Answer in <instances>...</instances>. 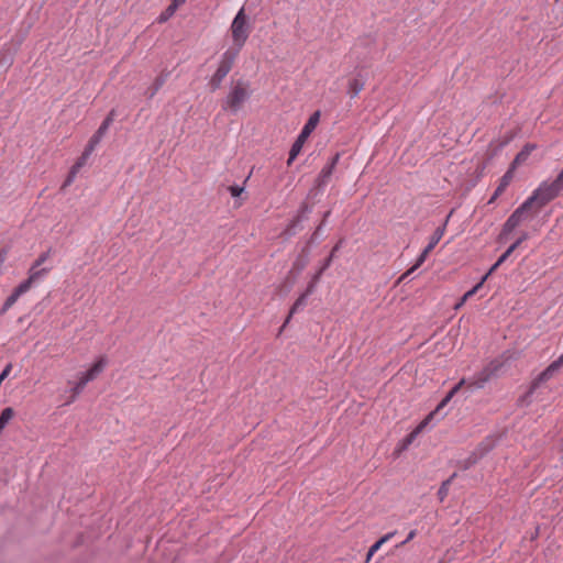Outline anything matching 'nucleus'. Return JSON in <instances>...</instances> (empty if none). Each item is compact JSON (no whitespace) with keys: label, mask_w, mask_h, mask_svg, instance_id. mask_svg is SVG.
<instances>
[{"label":"nucleus","mask_w":563,"mask_h":563,"mask_svg":"<svg viewBox=\"0 0 563 563\" xmlns=\"http://www.w3.org/2000/svg\"><path fill=\"white\" fill-rule=\"evenodd\" d=\"M562 190L563 188L555 180L542 181L503 224L498 241H506L516 228L531 219L541 208L559 197Z\"/></svg>","instance_id":"1"},{"label":"nucleus","mask_w":563,"mask_h":563,"mask_svg":"<svg viewBox=\"0 0 563 563\" xmlns=\"http://www.w3.org/2000/svg\"><path fill=\"white\" fill-rule=\"evenodd\" d=\"M113 122V111L109 113V115L104 119V121L101 123L97 132L91 136V139L88 142L87 147L85 148L81 156L77 159V162L71 166L69 174L67 178L65 179L62 189H65L66 187L70 186L73 181L75 180L77 174L79 173L80 168L84 167L93 152L96 145L100 142L102 136L106 134L107 130Z\"/></svg>","instance_id":"2"},{"label":"nucleus","mask_w":563,"mask_h":563,"mask_svg":"<svg viewBox=\"0 0 563 563\" xmlns=\"http://www.w3.org/2000/svg\"><path fill=\"white\" fill-rule=\"evenodd\" d=\"M230 31L233 42V46L231 48L241 52L251 34V25L245 14L244 7H242L234 16L230 26Z\"/></svg>","instance_id":"3"},{"label":"nucleus","mask_w":563,"mask_h":563,"mask_svg":"<svg viewBox=\"0 0 563 563\" xmlns=\"http://www.w3.org/2000/svg\"><path fill=\"white\" fill-rule=\"evenodd\" d=\"M320 119V112L316 111L309 120L306 122L305 126L302 128L300 134L298 135L297 140L294 142L290 152L289 157L287 161L288 165H291V163L296 159V157L300 154L303 144L306 143L307 139L310 136V134L313 132V130L317 128Z\"/></svg>","instance_id":"4"},{"label":"nucleus","mask_w":563,"mask_h":563,"mask_svg":"<svg viewBox=\"0 0 563 563\" xmlns=\"http://www.w3.org/2000/svg\"><path fill=\"white\" fill-rule=\"evenodd\" d=\"M503 363L498 360L489 362L481 372L466 380L470 389H479L485 386L501 368Z\"/></svg>","instance_id":"5"},{"label":"nucleus","mask_w":563,"mask_h":563,"mask_svg":"<svg viewBox=\"0 0 563 563\" xmlns=\"http://www.w3.org/2000/svg\"><path fill=\"white\" fill-rule=\"evenodd\" d=\"M249 95L247 86L242 81H238L228 93L223 108L238 112L247 100Z\"/></svg>","instance_id":"6"},{"label":"nucleus","mask_w":563,"mask_h":563,"mask_svg":"<svg viewBox=\"0 0 563 563\" xmlns=\"http://www.w3.org/2000/svg\"><path fill=\"white\" fill-rule=\"evenodd\" d=\"M36 276L37 274L34 273L32 276H29L27 279H25L18 287L14 288L12 294L5 299L0 313H5L22 295H24L31 289V287L36 283Z\"/></svg>","instance_id":"7"},{"label":"nucleus","mask_w":563,"mask_h":563,"mask_svg":"<svg viewBox=\"0 0 563 563\" xmlns=\"http://www.w3.org/2000/svg\"><path fill=\"white\" fill-rule=\"evenodd\" d=\"M560 367L558 364L552 362L543 372H541L531 383L529 391L527 396H530L534 393V390L542 385L543 383H547L558 372Z\"/></svg>","instance_id":"8"},{"label":"nucleus","mask_w":563,"mask_h":563,"mask_svg":"<svg viewBox=\"0 0 563 563\" xmlns=\"http://www.w3.org/2000/svg\"><path fill=\"white\" fill-rule=\"evenodd\" d=\"M107 366V358L104 356H100L92 366L85 373H82L79 377V380L87 385L89 382L97 378V376L102 373L104 367Z\"/></svg>","instance_id":"9"},{"label":"nucleus","mask_w":563,"mask_h":563,"mask_svg":"<svg viewBox=\"0 0 563 563\" xmlns=\"http://www.w3.org/2000/svg\"><path fill=\"white\" fill-rule=\"evenodd\" d=\"M432 415L433 413H430L422 422L419 423V426L415 430H412L402 441L398 443L395 454L399 455L401 452L406 451L409 448V445H411L417 435L427 426Z\"/></svg>","instance_id":"10"},{"label":"nucleus","mask_w":563,"mask_h":563,"mask_svg":"<svg viewBox=\"0 0 563 563\" xmlns=\"http://www.w3.org/2000/svg\"><path fill=\"white\" fill-rule=\"evenodd\" d=\"M240 54V51H236L234 48H228L220 58L218 68L225 74H229Z\"/></svg>","instance_id":"11"},{"label":"nucleus","mask_w":563,"mask_h":563,"mask_svg":"<svg viewBox=\"0 0 563 563\" xmlns=\"http://www.w3.org/2000/svg\"><path fill=\"white\" fill-rule=\"evenodd\" d=\"M51 255V252L47 251V252H44L42 253L37 258L36 261L33 263V265L30 267L29 269V276H32L34 273L37 274L36 276V282H38L40 279H42L49 271L51 268H40V266L48 260Z\"/></svg>","instance_id":"12"},{"label":"nucleus","mask_w":563,"mask_h":563,"mask_svg":"<svg viewBox=\"0 0 563 563\" xmlns=\"http://www.w3.org/2000/svg\"><path fill=\"white\" fill-rule=\"evenodd\" d=\"M514 178V170L512 169H508L504 176L500 178L499 180V184L495 190V192L493 194V196L490 197V199L488 200V203L492 205L496 201V199L501 196L504 194V191L507 189V187L510 185L511 180Z\"/></svg>","instance_id":"13"},{"label":"nucleus","mask_w":563,"mask_h":563,"mask_svg":"<svg viewBox=\"0 0 563 563\" xmlns=\"http://www.w3.org/2000/svg\"><path fill=\"white\" fill-rule=\"evenodd\" d=\"M451 217V213L446 217L444 223L439 227L434 232L433 234L430 236V240H429V243L428 245L426 246L427 249V252H432V250L435 247V245L441 241V239L443 238V235L445 234V231H446V225H448V222H449V219Z\"/></svg>","instance_id":"14"},{"label":"nucleus","mask_w":563,"mask_h":563,"mask_svg":"<svg viewBox=\"0 0 563 563\" xmlns=\"http://www.w3.org/2000/svg\"><path fill=\"white\" fill-rule=\"evenodd\" d=\"M537 148V145L536 144H532V143H528L523 146V148L516 155L512 164H511V167L510 169L515 170V168L525 163L528 157L530 156V154Z\"/></svg>","instance_id":"15"},{"label":"nucleus","mask_w":563,"mask_h":563,"mask_svg":"<svg viewBox=\"0 0 563 563\" xmlns=\"http://www.w3.org/2000/svg\"><path fill=\"white\" fill-rule=\"evenodd\" d=\"M338 161H339V154H336L332 158L330 164H328L327 166H324L321 169V172H320V174L318 176V179H317L319 186H323V185H325L328 183L329 178L331 177V175L333 173V169H334Z\"/></svg>","instance_id":"16"},{"label":"nucleus","mask_w":563,"mask_h":563,"mask_svg":"<svg viewBox=\"0 0 563 563\" xmlns=\"http://www.w3.org/2000/svg\"><path fill=\"white\" fill-rule=\"evenodd\" d=\"M341 244H342V240L339 241V243H336L334 245V247L332 249L329 257L324 261L323 265L320 267V269L314 275V282H318L321 277V275L323 274V272L330 266L331 262L333 261V257L335 255V253L340 250L341 247Z\"/></svg>","instance_id":"17"},{"label":"nucleus","mask_w":563,"mask_h":563,"mask_svg":"<svg viewBox=\"0 0 563 563\" xmlns=\"http://www.w3.org/2000/svg\"><path fill=\"white\" fill-rule=\"evenodd\" d=\"M227 76H228V74H225L224 71L217 68V70L214 71V74L211 76V78L209 80V87H210L211 91L218 90L221 87L222 81Z\"/></svg>","instance_id":"18"},{"label":"nucleus","mask_w":563,"mask_h":563,"mask_svg":"<svg viewBox=\"0 0 563 563\" xmlns=\"http://www.w3.org/2000/svg\"><path fill=\"white\" fill-rule=\"evenodd\" d=\"M364 88V82L358 78H352L349 81L347 93L355 98Z\"/></svg>","instance_id":"19"},{"label":"nucleus","mask_w":563,"mask_h":563,"mask_svg":"<svg viewBox=\"0 0 563 563\" xmlns=\"http://www.w3.org/2000/svg\"><path fill=\"white\" fill-rule=\"evenodd\" d=\"M431 252H427V249L424 247V250L421 252V254L418 256L415 265L408 269L401 277H400V280L405 279L407 276H409L413 271H416L418 267H420L424 261L427 260L428 255L430 254Z\"/></svg>","instance_id":"20"},{"label":"nucleus","mask_w":563,"mask_h":563,"mask_svg":"<svg viewBox=\"0 0 563 563\" xmlns=\"http://www.w3.org/2000/svg\"><path fill=\"white\" fill-rule=\"evenodd\" d=\"M466 384V380L465 379H461L451 390L450 393L446 395V397L440 402V405L438 406L437 410H440L441 408H443L450 400L451 398L461 389V387L463 385Z\"/></svg>","instance_id":"21"},{"label":"nucleus","mask_w":563,"mask_h":563,"mask_svg":"<svg viewBox=\"0 0 563 563\" xmlns=\"http://www.w3.org/2000/svg\"><path fill=\"white\" fill-rule=\"evenodd\" d=\"M466 384V380L465 379H461L451 390L450 393L446 395V397L440 402V405L438 406L437 410H440L441 408H443L450 400L451 398L461 389V387L463 385Z\"/></svg>","instance_id":"22"},{"label":"nucleus","mask_w":563,"mask_h":563,"mask_svg":"<svg viewBox=\"0 0 563 563\" xmlns=\"http://www.w3.org/2000/svg\"><path fill=\"white\" fill-rule=\"evenodd\" d=\"M466 384V380L465 379H461L451 390L450 393L446 395V397L440 402V405L438 406L437 410H440L441 408H443L450 400L451 398L461 389V387L463 385Z\"/></svg>","instance_id":"23"},{"label":"nucleus","mask_w":563,"mask_h":563,"mask_svg":"<svg viewBox=\"0 0 563 563\" xmlns=\"http://www.w3.org/2000/svg\"><path fill=\"white\" fill-rule=\"evenodd\" d=\"M306 299H307V296L303 294L297 298V300L294 302V305L290 309V312L286 319L285 324L290 320V318L294 313H296L298 310H300L302 307L306 306Z\"/></svg>","instance_id":"24"},{"label":"nucleus","mask_w":563,"mask_h":563,"mask_svg":"<svg viewBox=\"0 0 563 563\" xmlns=\"http://www.w3.org/2000/svg\"><path fill=\"white\" fill-rule=\"evenodd\" d=\"M12 63L13 58L10 55V53L5 51H0V67L7 70L11 67Z\"/></svg>","instance_id":"25"},{"label":"nucleus","mask_w":563,"mask_h":563,"mask_svg":"<svg viewBox=\"0 0 563 563\" xmlns=\"http://www.w3.org/2000/svg\"><path fill=\"white\" fill-rule=\"evenodd\" d=\"M396 532H389L385 536H383L379 540H377L369 549H372V553H376L383 544H385L387 541H389Z\"/></svg>","instance_id":"26"},{"label":"nucleus","mask_w":563,"mask_h":563,"mask_svg":"<svg viewBox=\"0 0 563 563\" xmlns=\"http://www.w3.org/2000/svg\"><path fill=\"white\" fill-rule=\"evenodd\" d=\"M85 384H82L79 379L78 382L75 384V386L73 387L71 389V397L70 399L67 401V404H71L73 401H75V399L77 398V396L82 391V389L85 388Z\"/></svg>","instance_id":"27"},{"label":"nucleus","mask_w":563,"mask_h":563,"mask_svg":"<svg viewBox=\"0 0 563 563\" xmlns=\"http://www.w3.org/2000/svg\"><path fill=\"white\" fill-rule=\"evenodd\" d=\"M485 282H486V277H483L478 284H476L472 289L466 291L463 295L464 300H468L472 296H474L482 288V286L484 285Z\"/></svg>","instance_id":"28"},{"label":"nucleus","mask_w":563,"mask_h":563,"mask_svg":"<svg viewBox=\"0 0 563 563\" xmlns=\"http://www.w3.org/2000/svg\"><path fill=\"white\" fill-rule=\"evenodd\" d=\"M176 5H168L167 9L159 15V22L167 21L175 12H176Z\"/></svg>","instance_id":"29"},{"label":"nucleus","mask_w":563,"mask_h":563,"mask_svg":"<svg viewBox=\"0 0 563 563\" xmlns=\"http://www.w3.org/2000/svg\"><path fill=\"white\" fill-rule=\"evenodd\" d=\"M232 197H240L244 191V186L233 185L228 188Z\"/></svg>","instance_id":"30"},{"label":"nucleus","mask_w":563,"mask_h":563,"mask_svg":"<svg viewBox=\"0 0 563 563\" xmlns=\"http://www.w3.org/2000/svg\"><path fill=\"white\" fill-rule=\"evenodd\" d=\"M164 84V79L163 78H156L154 84H153V87H152V91H151V95L150 97L152 98L153 96H155V93L161 89V87L163 86Z\"/></svg>","instance_id":"31"},{"label":"nucleus","mask_w":563,"mask_h":563,"mask_svg":"<svg viewBox=\"0 0 563 563\" xmlns=\"http://www.w3.org/2000/svg\"><path fill=\"white\" fill-rule=\"evenodd\" d=\"M529 239V234L527 232H522L520 236L510 245L514 246V251L526 240Z\"/></svg>","instance_id":"32"},{"label":"nucleus","mask_w":563,"mask_h":563,"mask_svg":"<svg viewBox=\"0 0 563 563\" xmlns=\"http://www.w3.org/2000/svg\"><path fill=\"white\" fill-rule=\"evenodd\" d=\"M514 252V246H509L506 252L497 260V265H501Z\"/></svg>","instance_id":"33"},{"label":"nucleus","mask_w":563,"mask_h":563,"mask_svg":"<svg viewBox=\"0 0 563 563\" xmlns=\"http://www.w3.org/2000/svg\"><path fill=\"white\" fill-rule=\"evenodd\" d=\"M448 494H449V489L446 488V485H441L438 490V496H439L440 501H443L446 498Z\"/></svg>","instance_id":"34"},{"label":"nucleus","mask_w":563,"mask_h":563,"mask_svg":"<svg viewBox=\"0 0 563 563\" xmlns=\"http://www.w3.org/2000/svg\"><path fill=\"white\" fill-rule=\"evenodd\" d=\"M11 371H12V364L9 363L5 365V367L3 368V371L0 374V382H3L9 376Z\"/></svg>","instance_id":"35"},{"label":"nucleus","mask_w":563,"mask_h":563,"mask_svg":"<svg viewBox=\"0 0 563 563\" xmlns=\"http://www.w3.org/2000/svg\"><path fill=\"white\" fill-rule=\"evenodd\" d=\"M317 283H318V282H314V277H313V278H312V280H311V283L308 285V287H307L306 291L303 292V295H306L307 297H308L309 295H311V294L313 292V290H314V287H316V284H317Z\"/></svg>","instance_id":"36"},{"label":"nucleus","mask_w":563,"mask_h":563,"mask_svg":"<svg viewBox=\"0 0 563 563\" xmlns=\"http://www.w3.org/2000/svg\"><path fill=\"white\" fill-rule=\"evenodd\" d=\"M417 532L416 530H411L408 536H407V539L405 541H402L400 544H398L397 547H402L405 545L407 542L411 541L415 537H416Z\"/></svg>","instance_id":"37"},{"label":"nucleus","mask_w":563,"mask_h":563,"mask_svg":"<svg viewBox=\"0 0 563 563\" xmlns=\"http://www.w3.org/2000/svg\"><path fill=\"white\" fill-rule=\"evenodd\" d=\"M500 265H497V262L489 268V271L484 275L483 277H486V279L499 267Z\"/></svg>","instance_id":"38"},{"label":"nucleus","mask_w":563,"mask_h":563,"mask_svg":"<svg viewBox=\"0 0 563 563\" xmlns=\"http://www.w3.org/2000/svg\"><path fill=\"white\" fill-rule=\"evenodd\" d=\"M329 214H330V211H328V212H325V213H324L323 221H322V222H321V224L317 228V231L314 232L313 236H314V235H317V233H318L321 229H323L324 221H325V219L329 217Z\"/></svg>","instance_id":"39"},{"label":"nucleus","mask_w":563,"mask_h":563,"mask_svg":"<svg viewBox=\"0 0 563 563\" xmlns=\"http://www.w3.org/2000/svg\"><path fill=\"white\" fill-rule=\"evenodd\" d=\"M554 180L563 188V169L560 172V174Z\"/></svg>","instance_id":"40"},{"label":"nucleus","mask_w":563,"mask_h":563,"mask_svg":"<svg viewBox=\"0 0 563 563\" xmlns=\"http://www.w3.org/2000/svg\"><path fill=\"white\" fill-rule=\"evenodd\" d=\"M300 221V218L297 217L296 219L292 220V222L290 223V225L287 228V232H290V230Z\"/></svg>","instance_id":"41"},{"label":"nucleus","mask_w":563,"mask_h":563,"mask_svg":"<svg viewBox=\"0 0 563 563\" xmlns=\"http://www.w3.org/2000/svg\"><path fill=\"white\" fill-rule=\"evenodd\" d=\"M511 139H512V135H509L505 141L499 142L498 147H503V146L507 145L511 141Z\"/></svg>","instance_id":"42"},{"label":"nucleus","mask_w":563,"mask_h":563,"mask_svg":"<svg viewBox=\"0 0 563 563\" xmlns=\"http://www.w3.org/2000/svg\"><path fill=\"white\" fill-rule=\"evenodd\" d=\"M185 2H186V0H173L170 5H176V9H178V7L181 5Z\"/></svg>","instance_id":"43"},{"label":"nucleus","mask_w":563,"mask_h":563,"mask_svg":"<svg viewBox=\"0 0 563 563\" xmlns=\"http://www.w3.org/2000/svg\"><path fill=\"white\" fill-rule=\"evenodd\" d=\"M466 301L467 300H464V298L462 297L460 301L454 306V309L459 310Z\"/></svg>","instance_id":"44"},{"label":"nucleus","mask_w":563,"mask_h":563,"mask_svg":"<svg viewBox=\"0 0 563 563\" xmlns=\"http://www.w3.org/2000/svg\"><path fill=\"white\" fill-rule=\"evenodd\" d=\"M456 474H453L449 479L444 481L441 485H446V488L450 489V484Z\"/></svg>","instance_id":"45"},{"label":"nucleus","mask_w":563,"mask_h":563,"mask_svg":"<svg viewBox=\"0 0 563 563\" xmlns=\"http://www.w3.org/2000/svg\"><path fill=\"white\" fill-rule=\"evenodd\" d=\"M554 363L561 368L563 366V354Z\"/></svg>","instance_id":"46"},{"label":"nucleus","mask_w":563,"mask_h":563,"mask_svg":"<svg viewBox=\"0 0 563 563\" xmlns=\"http://www.w3.org/2000/svg\"><path fill=\"white\" fill-rule=\"evenodd\" d=\"M375 553H372V549L368 550L366 555V562H368Z\"/></svg>","instance_id":"47"},{"label":"nucleus","mask_w":563,"mask_h":563,"mask_svg":"<svg viewBox=\"0 0 563 563\" xmlns=\"http://www.w3.org/2000/svg\"><path fill=\"white\" fill-rule=\"evenodd\" d=\"M2 263V260L0 258V264Z\"/></svg>","instance_id":"48"}]
</instances>
